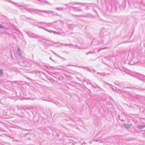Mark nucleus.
<instances>
[{
	"label": "nucleus",
	"mask_w": 145,
	"mask_h": 145,
	"mask_svg": "<svg viewBox=\"0 0 145 145\" xmlns=\"http://www.w3.org/2000/svg\"><path fill=\"white\" fill-rule=\"evenodd\" d=\"M123 125L125 127L127 128H129L131 126V125L124 124Z\"/></svg>",
	"instance_id": "nucleus-1"
},
{
	"label": "nucleus",
	"mask_w": 145,
	"mask_h": 145,
	"mask_svg": "<svg viewBox=\"0 0 145 145\" xmlns=\"http://www.w3.org/2000/svg\"><path fill=\"white\" fill-rule=\"evenodd\" d=\"M145 126H138V128L139 129H140L143 128Z\"/></svg>",
	"instance_id": "nucleus-2"
},
{
	"label": "nucleus",
	"mask_w": 145,
	"mask_h": 145,
	"mask_svg": "<svg viewBox=\"0 0 145 145\" xmlns=\"http://www.w3.org/2000/svg\"><path fill=\"white\" fill-rule=\"evenodd\" d=\"M3 74V71L2 70H0V76H1Z\"/></svg>",
	"instance_id": "nucleus-3"
},
{
	"label": "nucleus",
	"mask_w": 145,
	"mask_h": 145,
	"mask_svg": "<svg viewBox=\"0 0 145 145\" xmlns=\"http://www.w3.org/2000/svg\"><path fill=\"white\" fill-rule=\"evenodd\" d=\"M4 28V27L2 25H0V29Z\"/></svg>",
	"instance_id": "nucleus-4"
}]
</instances>
